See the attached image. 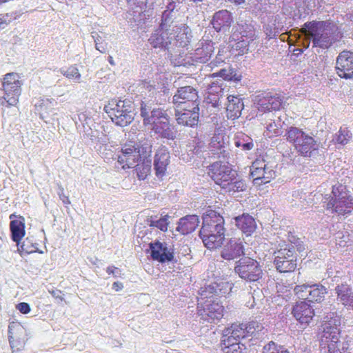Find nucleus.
Returning a JSON list of instances; mask_svg holds the SVG:
<instances>
[{
    "mask_svg": "<svg viewBox=\"0 0 353 353\" xmlns=\"http://www.w3.org/2000/svg\"><path fill=\"white\" fill-rule=\"evenodd\" d=\"M148 90L149 95L143 97L140 102V116L144 125H154L155 123L167 119L168 115L165 110L159 107V105L168 100L170 92L165 86L156 88L150 85Z\"/></svg>",
    "mask_w": 353,
    "mask_h": 353,
    "instance_id": "obj_1",
    "label": "nucleus"
},
{
    "mask_svg": "<svg viewBox=\"0 0 353 353\" xmlns=\"http://www.w3.org/2000/svg\"><path fill=\"white\" fill-rule=\"evenodd\" d=\"M232 21V14L227 10H221L214 14L211 24L216 32H225L230 29Z\"/></svg>",
    "mask_w": 353,
    "mask_h": 353,
    "instance_id": "obj_29",
    "label": "nucleus"
},
{
    "mask_svg": "<svg viewBox=\"0 0 353 353\" xmlns=\"http://www.w3.org/2000/svg\"><path fill=\"white\" fill-rule=\"evenodd\" d=\"M141 163H136L135 171L139 180H144L151 172L152 162L150 159H141Z\"/></svg>",
    "mask_w": 353,
    "mask_h": 353,
    "instance_id": "obj_45",
    "label": "nucleus"
},
{
    "mask_svg": "<svg viewBox=\"0 0 353 353\" xmlns=\"http://www.w3.org/2000/svg\"><path fill=\"white\" fill-rule=\"evenodd\" d=\"M26 336V331L22 325L14 322L9 325V342L13 352L19 351L24 347Z\"/></svg>",
    "mask_w": 353,
    "mask_h": 353,
    "instance_id": "obj_23",
    "label": "nucleus"
},
{
    "mask_svg": "<svg viewBox=\"0 0 353 353\" xmlns=\"http://www.w3.org/2000/svg\"><path fill=\"white\" fill-rule=\"evenodd\" d=\"M352 343V338L346 336L343 338V342L341 343V347L343 353L347 352L350 349V345Z\"/></svg>",
    "mask_w": 353,
    "mask_h": 353,
    "instance_id": "obj_62",
    "label": "nucleus"
},
{
    "mask_svg": "<svg viewBox=\"0 0 353 353\" xmlns=\"http://www.w3.org/2000/svg\"><path fill=\"white\" fill-rule=\"evenodd\" d=\"M91 34L94 41L96 50L101 53H105L108 50V43L105 41V34L102 32L101 34H99L97 32H92Z\"/></svg>",
    "mask_w": 353,
    "mask_h": 353,
    "instance_id": "obj_48",
    "label": "nucleus"
},
{
    "mask_svg": "<svg viewBox=\"0 0 353 353\" xmlns=\"http://www.w3.org/2000/svg\"><path fill=\"white\" fill-rule=\"evenodd\" d=\"M225 88L223 83L213 82L207 88L203 102L208 107H212L214 111H219L222 108V100L225 97Z\"/></svg>",
    "mask_w": 353,
    "mask_h": 353,
    "instance_id": "obj_16",
    "label": "nucleus"
},
{
    "mask_svg": "<svg viewBox=\"0 0 353 353\" xmlns=\"http://www.w3.org/2000/svg\"><path fill=\"white\" fill-rule=\"evenodd\" d=\"M171 33H172L173 37L172 49L174 47H185L190 42L191 30L189 27L183 24L179 26H173Z\"/></svg>",
    "mask_w": 353,
    "mask_h": 353,
    "instance_id": "obj_30",
    "label": "nucleus"
},
{
    "mask_svg": "<svg viewBox=\"0 0 353 353\" xmlns=\"http://www.w3.org/2000/svg\"><path fill=\"white\" fill-rule=\"evenodd\" d=\"M106 272L108 274H112L114 278H118L121 276V270L117 267L113 265L108 266L106 269Z\"/></svg>",
    "mask_w": 353,
    "mask_h": 353,
    "instance_id": "obj_60",
    "label": "nucleus"
},
{
    "mask_svg": "<svg viewBox=\"0 0 353 353\" xmlns=\"http://www.w3.org/2000/svg\"><path fill=\"white\" fill-rule=\"evenodd\" d=\"M244 245L240 239H231L223 246L221 256L227 261L245 256Z\"/></svg>",
    "mask_w": 353,
    "mask_h": 353,
    "instance_id": "obj_26",
    "label": "nucleus"
},
{
    "mask_svg": "<svg viewBox=\"0 0 353 353\" xmlns=\"http://www.w3.org/2000/svg\"><path fill=\"white\" fill-rule=\"evenodd\" d=\"M247 330L246 323H233L230 327L224 330L223 337L236 341H242L245 338L249 337Z\"/></svg>",
    "mask_w": 353,
    "mask_h": 353,
    "instance_id": "obj_36",
    "label": "nucleus"
},
{
    "mask_svg": "<svg viewBox=\"0 0 353 353\" xmlns=\"http://www.w3.org/2000/svg\"><path fill=\"white\" fill-rule=\"evenodd\" d=\"M198 314L204 321L214 322L215 320H220L223 316V306L218 302L212 300H206L204 305L198 303Z\"/></svg>",
    "mask_w": 353,
    "mask_h": 353,
    "instance_id": "obj_17",
    "label": "nucleus"
},
{
    "mask_svg": "<svg viewBox=\"0 0 353 353\" xmlns=\"http://www.w3.org/2000/svg\"><path fill=\"white\" fill-rule=\"evenodd\" d=\"M170 216L167 214L165 216H161L160 217H158L157 216H150L148 218L146 222L150 227L157 228L162 232H165L168 230V227L170 223Z\"/></svg>",
    "mask_w": 353,
    "mask_h": 353,
    "instance_id": "obj_43",
    "label": "nucleus"
},
{
    "mask_svg": "<svg viewBox=\"0 0 353 353\" xmlns=\"http://www.w3.org/2000/svg\"><path fill=\"white\" fill-rule=\"evenodd\" d=\"M284 97L281 93L265 92L254 97L255 106L261 112L279 110L283 103Z\"/></svg>",
    "mask_w": 353,
    "mask_h": 353,
    "instance_id": "obj_14",
    "label": "nucleus"
},
{
    "mask_svg": "<svg viewBox=\"0 0 353 353\" xmlns=\"http://www.w3.org/2000/svg\"><path fill=\"white\" fill-rule=\"evenodd\" d=\"M172 103L175 108H190L196 106V105L199 106L200 101L199 99L198 91L190 85L179 87L172 97Z\"/></svg>",
    "mask_w": 353,
    "mask_h": 353,
    "instance_id": "obj_12",
    "label": "nucleus"
},
{
    "mask_svg": "<svg viewBox=\"0 0 353 353\" xmlns=\"http://www.w3.org/2000/svg\"><path fill=\"white\" fill-rule=\"evenodd\" d=\"M208 174L222 189L231 194L245 191V181L238 177L237 172L228 162L216 161L208 166Z\"/></svg>",
    "mask_w": 353,
    "mask_h": 353,
    "instance_id": "obj_3",
    "label": "nucleus"
},
{
    "mask_svg": "<svg viewBox=\"0 0 353 353\" xmlns=\"http://www.w3.org/2000/svg\"><path fill=\"white\" fill-rule=\"evenodd\" d=\"M199 218L197 215H186L179 220L176 230L181 234L186 235L194 232L199 226Z\"/></svg>",
    "mask_w": 353,
    "mask_h": 353,
    "instance_id": "obj_35",
    "label": "nucleus"
},
{
    "mask_svg": "<svg viewBox=\"0 0 353 353\" xmlns=\"http://www.w3.org/2000/svg\"><path fill=\"white\" fill-rule=\"evenodd\" d=\"M250 168L265 169L266 168H272V166H270L268 163L263 159H256L252 164Z\"/></svg>",
    "mask_w": 353,
    "mask_h": 353,
    "instance_id": "obj_59",
    "label": "nucleus"
},
{
    "mask_svg": "<svg viewBox=\"0 0 353 353\" xmlns=\"http://www.w3.org/2000/svg\"><path fill=\"white\" fill-rule=\"evenodd\" d=\"M57 102L54 99L43 98L39 99L35 103V108L36 110L40 114L41 118L43 119L44 117L43 116L41 112L51 108Z\"/></svg>",
    "mask_w": 353,
    "mask_h": 353,
    "instance_id": "obj_49",
    "label": "nucleus"
},
{
    "mask_svg": "<svg viewBox=\"0 0 353 353\" xmlns=\"http://www.w3.org/2000/svg\"><path fill=\"white\" fill-rule=\"evenodd\" d=\"M224 219L214 210H208L203 216L199 236L209 250L220 248L225 240Z\"/></svg>",
    "mask_w": 353,
    "mask_h": 353,
    "instance_id": "obj_2",
    "label": "nucleus"
},
{
    "mask_svg": "<svg viewBox=\"0 0 353 353\" xmlns=\"http://www.w3.org/2000/svg\"><path fill=\"white\" fill-rule=\"evenodd\" d=\"M105 112L109 115L112 122L120 127L130 124L134 120V105L130 99H112L104 106Z\"/></svg>",
    "mask_w": 353,
    "mask_h": 353,
    "instance_id": "obj_5",
    "label": "nucleus"
},
{
    "mask_svg": "<svg viewBox=\"0 0 353 353\" xmlns=\"http://www.w3.org/2000/svg\"><path fill=\"white\" fill-rule=\"evenodd\" d=\"M97 131L92 130L90 125L83 128V137L90 140L91 142H94L97 139Z\"/></svg>",
    "mask_w": 353,
    "mask_h": 353,
    "instance_id": "obj_56",
    "label": "nucleus"
},
{
    "mask_svg": "<svg viewBox=\"0 0 353 353\" xmlns=\"http://www.w3.org/2000/svg\"><path fill=\"white\" fill-rule=\"evenodd\" d=\"M137 149L140 154V159H148L152 153V141L146 140L141 144H137Z\"/></svg>",
    "mask_w": 353,
    "mask_h": 353,
    "instance_id": "obj_51",
    "label": "nucleus"
},
{
    "mask_svg": "<svg viewBox=\"0 0 353 353\" xmlns=\"http://www.w3.org/2000/svg\"><path fill=\"white\" fill-rule=\"evenodd\" d=\"M228 104L226 107L227 117L229 119L234 120L241 115L244 108L243 99L239 96L229 95L227 97Z\"/></svg>",
    "mask_w": 353,
    "mask_h": 353,
    "instance_id": "obj_34",
    "label": "nucleus"
},
{
    "mask_svg": "<svg viewBox=\"0 0 353 353\" xmlns=\"http://www.w3.org/2000/svg\"><path fill=\"white\" fill-rule=\"evenodd\" d=\"M200 108L198 105L190 108H175V117L179 125L194 128L199 123Z\"/></svg>",
    "mask_w": 353,
    "mask_h": 353,
    "instance_id": "obj_15",
    "label": "nucleus"
},
{
    "mask_svg": "<svg viewBox=\"0 0 353 353\" xmlns=\"http://www.w3.org/2000/svg\"><path fill=\"white\" fill-rule=\"evenodd\" d=\"M17 309L22 314H28L30 311V305L25 302L19 303L17 305Z\"/></svg>",
    "mask_w": 353,
    "mask_h": 353,
    "instance_id": "obj_61",
    "label": "nucleus"
},
{
    "mask_svg": "<svg viewBox=\"0 0 353 353\" xmlns=\"http://www.w3.org/2000/svg\"><path fill=\"white\" fill-rule=\"evenodd\" d=\"M307 37L310 39L314 48L327 49L333 43L331 30L326 26L325 21H312L303 25Z\"/></svg>",
    "mask_w": 353,
    "mask_h": 353,
    "instance_id": "obj_7",
    "label": "nucleus"
},
{
    "mask_svg": "<svg viewBox=\"0 0 353 353\" xmlns=\"http://www.w3.org/2000/svg\"><path fill=\"white\" fill-rule=\"evenodd\" d=\"M152 130L155 134L162 139L174 140L176 137L177 132L174 126L170 123L169 117L155 123L152 126Z\"/></svg>",
    "mask_w": 353,
    "mask_h": 353,
    "instance_id": "obj_32",
    "label": "nucleus"
},
{
    "mask_svg": "<svg viewBox=\"0 0 353 353\" xmlns=\"http://www.w3.org/2000/svg\"><path fill=\"white\" fill-rule=\"evenodd\" d=\"M221 346L223 353H242L246 349L242 341H236L222 337Z\"/></svg>",
    "mask_w": 353,
    "mask_h": 353,
    "instance_id": "obj_41",
    "label": "nucleus"
},
{
    "mask_svg": "<svg viewBox=\"0 0 353 353\" xmlns=\"http://www.w3.org/2000/svg\"><path fill=\"white\" fill-rule=\"evenodd\" d=\"M249 336H254L259 337L261 334H264L267 330L263 325L257 321H252L246 323Z\"/></svg>",
    "mask_w": 353,
    "mask_h": 353,
    "instance_id": "obj_47",
    "label": "nucleus"
},
{
    "mask_svg": "<svg viewBox=\"0 0 353 353\" xmlns=\"http://www.w3.org/2000/svg\"><path fill=\"white\" fill-rule=\"evenodd\" d=\"M17 250L21 255H22L23 253L30 254L34 252L31 247L26 245V242L25 241L21 243L19 242V244H17Z\"/></svg>",
    "mask_w": 353,
    "mask_h": 353,
    "instance_id": "obj_58",
    "label": "nucleus"
},
{
    "mask_svg": "<svg viewBox=\"0 0 353 353\" xmlns=\"http://www.w3.org/2000/svg\"><path fill=\"white\" fill-rule=\"evenodd\" d=\"M10 230L11 233V239L19 244L20 241L25 236V220L20 216L17 219L11 220L10 223Z\"/></svg>",
    "mask_w": 353,
    "mask_h": 353,
    "instance_id": "obj_39",
    "label": "nucleus"
},
{
    "mask_svg": "<svg viewBox=\"0 0 353 353\" xmlns=\"http://www.w3.org/2000/svg\"><path fill=\"white\" fill-rule=\"evenodd\" d=\"M231 290V284L229 283L228 282H214L205 286L204 289L201 290V299H209L211 296H213L214 295L217 296H225V294L230 293Z\"/></svg>",
    "mask_w": 353,
    "mask_h": 353,
    "instance_id": "obj_31",
    "label": "nucleus"
},
{
    "mask_svg": "<svg viewBox=\"0 0 353 353\" xmlns=\"http://www.w3.org/2000/svg\"><path fill=\"white\" fill-rule=\"evenodd\" d=\"M331 199L327 203L326 208L332 213L340 215L350 214L353 210V196L343 185L332 187Z\"/></svg>",
    "mask_w": 353,
    "mask_h": 353,
    "instance_id": "obj_6",
    "label": "nucleus"
},
{
    "mask_svg": "<svg viewBox=\"0 0 353 353\" xmlns=\"http://www.w3.org/2000/svg\"><path fill=\"white\" fill-rule=\"evenodd\" d=\"M283 26L281 25L276 20V17L273 21L265 24L263 26V30L268 39L276 38L279 34L282 31Z\"/></svg>",
    "mask_w": 353,
    "mask_h": 353,
    "instance_id": "obj_44",
    "label": "nucleus"
},
{
    "mask_svg": "<svg viewBox=\"0 0 353 353\" xmlns=\"http://www.w3.org/2000/svg\"><path fill=\"white\" fill-rule=\"evenodd\" d=\"M149 248L150 256L153 260L161 263L172 262L174 261L176 262L174 259L173 249L169 248L167 243L157 240L150 243Z\"/></svg>",
    "mask_w": 353,
    "mask_h": 353,
    "instance_id": "obj_20",
    "label": "nucleus"
},
{
    "mask_svg": "<svg viewBox=\"0 0 353 353\" xmlns=\"http://www.w3.org/2000/svg\"><path fill=\"white\" fill-rule=\"evenodd\" d=\"M234 145L244 152L250 151L254 148L252 139L244 134H238L234 138Z\"/></svg>",
    "mask_w": 353,
    "mask_h": 353,
    "instance_id": "obj_46",
    "label": "nucleus"
},
{
    "mask_svg": "<svg viewBox=\"0 0 353 353\" xmlns=\"http://www.w3.org/2000/svg\"><path fill=\"white\" fill-rule=\"evenodd\" d=\"M172 33L171 29L160 26L149 39L151 46L155 48H160L168 50H172Z\"/></svg>",
    "mask_w": 353,
    "mask_h": 353,
    "instance_id": "obj_21",
    "label": "nucleus"
},
{
    "mask_svg": "<svg viewBox=\"0 0 353 353\" xmlns=\"http://www.w3.org/2000/svg\"><path fill=\"white\" fill-rule=\"evenodd\" d=\"M281 127L282 122L281 119L279 117L278 119L274 120V121H272L268 124L266 128L269 132H272L273 135L279 136L282 133L281 130Z\"/></svg>",
    "mask_w": 353,
    "mask_h": 353,
    "instance_id": "obj_55",
    "label": "nucleus"
},
{
    "mask_svg": "<svg viewBox=\"0 0 353 353\" xmlns=\"http://www.w3.org/2000/svg\"><path fill=\"white\" fill-rule=\"evenodd\" d=\"M240 37L234 34V39L237 40L236 48L243 54L248 50V46L251 42L256 39V30L252 21H241L237 29Z\"/></svg>",
    "mask_w": 353,
    "mask_h": 353,
    "instance_id": "obj_13",
    "label": "nucleus"
},
{
    "mask_svg": "<svg viewBox=\"0 0 353 353\" xmlns=\"http://www.w3.org/2000/svg\"><path fill=\"white\" fill-rule=\"evenodd\" d=\"M336 74L343 79H353V52L343 50L336 60Z\"/></svg>",
    "mask_w": 353,
    "mask_h": 353,
    "instance_id": "obj_18",
    "label": "nucleus"
},
{
    "mask_svg": "<svg viewBox=\"0 0 353 353\" xmlns=\"http://www.w3.org/2000/svg\"><path fill=\"white\" fill-rule=\"evenodd\" d=\"M214 50V43L208 39H203L195 50L190 54V58L193 64L205 63L210 59Z\"/></svg>",
    "mask_w": 353,
    "mask_h": 353,
    "instance_id": "obj_22",
    "label": "nucleus"
},
{
    "mask_svg": "<svg viewBox=\"0 0 353 353\" xmlns=\"http://www.w3.org/2000/svg\"><path fill=\"white\" fill-rule=\"evenodd\" d=\"M337 339H332V337H329L327 339L330 340L328 344V350L330 353H343L341 343L343 341H341V334L336 337Z\"/></svg>",
    "mask_w": 353,
    "mask_h": 353,
    "instance_id": "obj_54",
    "label": "nucleus"
},
{
    "mask_svg": "<svg viewBox=\"0 0 353 353\" xmlns=\"http://www.w3.org/2000/svg\"><path fill=\"white\" fill-rule=\"evenodd\" d=\"M250 175L253 179L254 184L258 185L270 182L276 176L272 168H266V170L250 168Z\"/></svg>",
    "mask_w": 353,
    "mask_h": 353,
    "instance_id": "obj_38",
    "label": "nucleus"
},
{
    "mask_svg": "<svg viewBox=\"0 0 353 353\" xmlns=\"http://www.w3.org/2000/svg\"><path fill=\"white\" fill-rule=\"evenodd\" d=\"M330 273L331 272H327L328 277L330 278L331 282H332V283H330V285H334V284H336V285H338L339 284H341V283H343L341 281V278L340 276H339V275L332 276L330 274Z\"/></svg>",
    "mask_w": 353,
    "mask_h": 353,
    "instance_id": "obj_63",
    "label": "nucleus"
},
{
    "mask_svg": "<svg viewBox=\"0 0 353 353\" xmlns=\"http://www.w3.org/2000/svg\"><path fill=\"white\" fill-rule=\"evenodd\" d=\"M176 4L174 2H170L166 7V9L163 12L161 17V23L160 26L172 29L174 25V20L176 19L178 10L175 9Z\"/></svg>",
    "mask_w": 353,
    "mask_h": 353,
    "instance_id": "obj_40",
    "label": "nucleus"
},
{
    "mask_svg": "<svg viewBox=\"0 0 353 353\" xmlns=\"http://www.w3.org/2000/svg\"><path fill=\"white\" fill-rule=\"evenodd\" d=\"M273 263L276 270L281 273L293 272L297 266V254L295 246L289 244L285 248L274 252Z\"/></svg>",
    "mask_w": 353,
    "mask_h": 353,
    "instance_id": "obj_9",
    "label": "nucleus"
},
{
    "mask_svg": "<svg viewBox=\"0 0 353 353\" xmlns=\"http://www.w3.org/2000/svg\"><path fill=\"white\" fill-rule=\"evenodd\" d=\"M262 353H289L285 347L277 345L274 341H270L265 345Z\"/></svg>",
    "mask_w": 353,
    "mask_h": 353,
    "instance_id": "obj_52",
    "label": "nucleus"
},
{
    "mask_svg": "<svg viewBox=\"0 0 353 353\" xmlns=\"http://www.w3.org/2000/svg\"><path fill=\"white\" fill-rule=\"evenodd\" d=\"M59 71L66 78L79 82L81 74L79 73L77 68L74 65H71L68 68H62Z\"/></svg>",
    "mask_w": 353,
    "mask_h": 353,
    "instance_id": "obj_50",
    "label": "nucleus"
},
{
    "mask_svg": "<svg viewBox=\"0 0 353 353\" xmlns=\"http://www.w3.org/2000/svg\"><path fill=\"white\" fill-rule=\"evenodd\" d=\"M342 227L343 225L341 223H338L335 225H332L330 228V231L334 236L336 243L340 247H345L350 240L348 232L341 230L336 232L337 229L341 230Z\"/></svg>",
    "mask_w": 353,
    "mask_h": 353,
    "instance_id": "obj_42",
    "label": "nucleus"
},
{
    "mask_svg": "<svg viewBox=\"0 0 353 353\" xmlns=\"http://www.w3.org/2000/svg\"><path fill=\"white\" fill-rule=\"evenodd\" d=\"M351 137L352 134L346 128H341L338 133L335 135L334 140L339 144L345 145L348 143Z\"/></svg>",
    "mask_w": 353,
    "mask_h": 353,
    "instance_id": "obj_53",
    "label": "nucleus"
},
{
    "mask_svg": "<svg viewBox=\"0 0 353 353\" xmlns=\"http://www.w3.org/2000/svg\"><path fill=\"white\" fill-rule=\"evenodd\" d=\"M294 292L299 299L307 303H321L327 294V289L321 283H305L296 285Z\"/></svg>",
    "mask_w": 353,
    "mask_h": 353,
    "instance_id": "obj_10",
    "label": "nucleus"
},
{
    "mask_svg": "<svg viewBox=\"0 0 353 353\" xmlns=\"http://www.w3.org/2000/svg\"><path fill=\"white\" fill-rule=\"evenodd\" d=\"M3 90L4 91L3 101L2 105L5 103L8 106L15 105L19 101V97L21 93V81L19 80V76L17 73H8L3 78L2 83Z\"/></svg>",
    "mask_w": 353,
    "mask_h": 353,
    "instance_id": "obj_11",
    "label": "nucleus"
},
{
    "mask_svg": "<svg viewBox=\"0 0 353 353\" xmlns=\"http://www.w3.org/2000/svg\"><path fill=\"white\" fill-rule=\"evenodd\" d=\"M217 76H219L223 78L224 80H230L232 77H230V72H228L225 69L221 70L219 72L216 73Z\"/></svg>",
    "mask_w": 353,
    "mask_h": 353,
    "instance_id": "obj_64",
    "label": "nucleus"
},
{
    "mask_svg": "<svg viewBox=\"0 0 353 353\" xmlns=\"http://www.w3.org/2000/svg\"><path fill=\"white\" fill-rule=\"evenodd\" d=\"M292 314L302 328L307 327L314 316V310L306 301L296 302L293 306Z\"/></svg>",
    "mask_w": 353,
    "mask_h": 353,
    "instance_id": "obj_24",
    "label": "nucleus"
},
{
    "mask_svg": "<svg viewBox=\"0 0 353 353\" xmlns=\"http://www.w3.org/2000/svg\"><path fill=\"white\" fill-rule=\"evenodd\" d=\"M210 149L212 154L219 158L228 159L230 154V148L228 142V137L223 134H214L210 142Z\"/></svg>",
    "mask_w": 353,
    "mask_h": 353,
    "instance_id": "obj_25",
    "label": "nucleus"
},
{
    "mask_svg": "<svg viewBox=\"0 0 353 353\" xmlns=\"http://www.w3.org/2000/svg\"><path fill=\"white\" fill-rule=\"evenodd\" d=\"M236 227L247 236H251L256 229L255 219L248 214L234 218Z\"/></svg>",
    "mask_w": 353,
    "mask_h": 353,
    "instance_id": "obj_37",
    "label": "nucleus"
},
{
    "mask_svg": "<svg viewBox=\"0 0 353 353\" xmlns=\"http://www.w3.org/2000/svg\"><path fill=\"white\" fill-rule=\"evenodd\" d=\"M284 137L296 150L303 157H311L318 152L319 144L312 134L295 126L288 127Z\"/></svg>",
    "mask_w": 353,
    "mask_h": 353,
    "instance_id": "obj_4",
    "label": "nucleus"
},
{
    "mask_svg": "<svg viewBox=\"0 0 353 353\" xmlns=\"http://www.w3.org/2000/svg\"><path fill=\"white\" fill-rule=\"evenodd\" d=\"M170 159V152L165 146L160 148L156 152L154 157V170L158 179H163L165 176Z\"/></svg>",
    "mask_w": 353,
    "mask_h": 353,
    "instance_id": "obj_28",
    "label": "nucleus"
},
{
    "mask_svg": "<svg viewBox=\"0 0 353 353\" xmlns=\"http://www.w3.org/2000/svg\"><path fill=\"white\" fill-rule=\"evenodd\" d=\"M341 317L336 312L327 314L323 319L322 327L323 330V337L332 339H337L336 337L341 334L340 330Z\"/></svg>",
    "mask_w": 353,
    "mask_h": 353,
    "instance_id": "obj_27",
    "label": "nucleus"
},
{
    "mask_svg": "<svg viewBox=\"0 0 353 353\" xmlns=\"http://www.w3.org/2000/svg\"><path fill=\"white\" fill-rule=\"evenodd\" d=\"M77 117L83 128L90 125V123L92 121V118L89 117L85 112L78 114Z\"/></svg>",
    "mask_w": 353,
    "mask_h": 353,
    "instance_id": "obj_57",
    "label": "nucleus"
},
{
    "mask_svg": "<svg viewBox=\"0 0 353 353\" xmlns=\"http://www.w3.org/2000/svg\"><path fill=\"white\" fill-rule=\"evenodd\" d=\"M137 149V143L129 142L124 144L121 148V154H117L118 162L123 165V168H132L139 162L140 154Z\"/></svg>",
    "mask_w": 353,
    "mask_h": 353,
    "instance_id": "obj_19",
    "label": "nucleus"
},
{
    "mask_svg": "<svg viewBox=\"0 0 353 353\" xmlns=\"http://www.w3.org/2000/svg\"><path fill=\"white\" fill-rule=\"evenodd\" d=\"M337 300L346 308L353 310V289L347 283H341L335 287Z\"/></svg>",
    "mask_w": 353,
    "mask_h": 353,
    "instance_id": "obj_33",
    "label": "nucleus"
},
{
    "mask_svg": "<svg viewBox=\"0 0 353 353\" xmlns=\"http://www.w3.org/2000/svg\"><path fill=\"white\" fill-rule=\"evenodd\" d=\"M234 273L247 282H256L263 278V272L260 263L256 259L245 256L235 261Z\"/></svg>",
    "mask_w": 353,
    "mask_h": 353,
    "instance_id": "obj_8",
    "label": "nucleus"
}]
</instances>
